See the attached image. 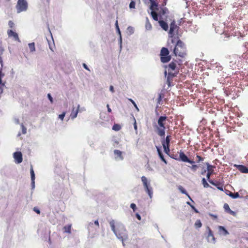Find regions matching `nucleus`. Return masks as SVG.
<instances>
[{"instance_id":"nucleus-1","label":"nucleus","mask_w":248,"mask_h":248,"mask_svg":"<svg viewBox=\"0 0 248 248\" xmlns=\"http://www.w3.org/2000/svg\"><path fill=\"white\" fill-rule=\"evenodd\" d=\"M109 225L112 232L116 237L123 242V245H124L123 241L124 240H126L128 238V234L124 225H121V230H119L117 232L115 229V221L114 220H112L109 222Z\"/></svg>"},{"instance_id":"nucleus-2","label":"nucleus","mask_w":248,"mask_h":248,"mask_svg":"<svg viewBox=\"0 0 248 248\" xmlns=\"http://www.w3.org/2000/svg\"><path fill=\"white\" fill-rule=\"evenodd\" d=\"M186 47L184 43L179 40L177 41L175 46L173 49V53L175 56L184 57L186 55Z\"/></svg>"},{"instance_id":"nucleus-3","label":"nucleus","mask_w":248,"mask_h":248,"mask_svg":"<svg viewBox=\"0 0 248 248\" xmlns=\"http://www.w3.org/2000/svg\"><path fill=\"white\" fill-rule=\"evenodd\" d=\"M141 180L142 182L145 191L147 192L150 198L152 199L153 195V190L152 187L151 186L150 182L144 176L141 177Z\"/></svg>"},{"instance_id":"nucleus-4","label":"nucleus","mask_w":248,"mask_h":248,"mask_svg":"<svg viewBox=\"0 0 248 248\" xmlns=\"http://www.w3.org/2000/svg\"><path fill=\"white\" fill-rule=\"evenodd\" d=\"M16 7L17 13L19 14L28 10V4L26 0H18Z\"/></svg>"},{"instance_id":"nucleus-5","label":"nucleus","mask_w":248,"mask_h":248,"mask_svg":"<svg viewBox=\"0 0 248 248\" xmlns=\"http://www.w3.org/2000/svg\"><path fill=\"white\" fill-rule=\"evenodd\" d=\"M169 51L168 48L166 47H162L161 52V61L163 63L169 62L171 59L170 56H169Z\"/></svg>"},{"instance_id":"nucleus-6","label":"nucleus","mask_w":248,"mask_h":248,"mask_svg":"<svg viewBox=\"0 0 248 248\" xmlns=\"http://www.w3.org/2000/svg\"><path fill=\"white\" fill-rule=\"evenodd\" d=\"M13 157L15 159L16 163L19 164L22 162V154L20 152H16L13 154Z\"/></svg>"},{"instance_id":"nucleus-7","label":"nucleus","mask_w":248,"mask_h":248,"mask_svg":"<svg viewBox=\"0 0 248 248\" xmlns=\"http://www.w3.org/2000/svg\"><path fill=\"white\" fill-rule=\"evenodd\" d=\"M206 164L207 165V170L208 171L206 177L207 180H209L210 179L211 175L214 173L213 168L214 167L210 165L208 163H206Z\"/></svg>"},{"instance_id":"nucleus-8","label":"nucleus","mask_w":248,"mask_h":248,"mask_svg":"<svg viewBox=\"0 0 248 248\" xmlns=\"http://www.w3.org/2000/svg\"><path fill=\"white\" fill-rule=\"evenodd\" d=\"M114 154L115 155V158L116 160H123L124 157L122 155V152L118 150H115L114 151Z\"/></svg>"},{"instance_id":"nucleus-9","label":"nucleus","mask_w":248,"mask_h":248,"mask_svg":"<svg viewBox=\"0 0 248 248\" xmlns=\"http://www.w3.org/2000/svg\"><path fill=\"white\" fill-rule=\"evenodd\" d=\"M156 132L157 134L160 137H164L165 136V127H158L157 125H155Z\"/></svg>"},{"instance_id":"nucleus-10","label":"nucleus","mask_w":248,"mask_h":248,"mask_svg":"<svg viewBox=\"0 0 248 248\" xmlns=\"http://www.w3.org/2000/svg\"><path fill=\"white\" fill-rule=\"evenodd\" d=\"M80 105H78L77 108L75 109V108H73L71 113L70 114V117L72 120L75 119L78 115V112L79 111Z\"/></svg>"},{"instance_id":"nucleus-11","label":"nucleus","mask_w":248,"mask_h":248,"mask_svg":"<svg viewBox=\"0 0 248 248\" xmlns=\"http://www.w3.org/2000/svg\"><path fill=\"white\" fill-rule=\"evenodd\" d=\"M167 119L166 116H160L158 121H157V124L158 127H165V122L166 121Z\"/></svg>"},{"instance_id":"nucleus-12","label":"nucleus","mask_w":248,"mask_h":248,"mask_svg":"<svg viewBox=\"0 0 248 248\" xmlns=\"http://www.w3.org/2000/svg\"><path fill=\"white\" fill-rule=\"evenodd\" d=\"M177 28V25L175 24L174 21H173L170 24V30L169 34L170 35V37H172L174 34V30Z\"/></svg>"},{"instance_id":"nucleus-13","label":"nucleus","mask_w":248,"mask_h":248,"mask_svg":"<svg viewBox=\"0 0 248 248\" xmlns=\"http://www.w3.org/2000/svg\"><path fill=\"white\" fill-rule=\"evenodd\" d=\"M234 167H235L241 172L248 173V168L246 166L242 165H234Z\"/></svg>"},{"instance_id":"nucleus-14","label":"nucleus","mask_w":248,"mask_h":248,"mask_svg":"<svg viewBox=\"0 0 248 248\" xmlns=\"http://www.w3.org/2000/svg\"><path fill=\"white\" fill-rule=\"evenodd\" d=\"M209 232L207 236V240L209 242H211L215 243V238L213 235V234L212 232V231L209 228V227L207 228Z\"/></svg>"},{"instance_id":"nucleus-15","label":"nucleus","mask_w":248,"mask_h":248,"mask_svg":"<svg viewBox=\"0 0 248 248\" xmlns=\"http://www.w3.org/2000/svg\"><path fill=\"white\" fill-rule=\"evenodd\" d=\"M7 33L9 37L12 36L15 40L20 42L18 34L16 32L13 31L12 30H9L8 31Z\"/></svg>"},{"instance_id":"nucleus-16","label":"nucleus","mask_w":248,"mask_h":248,"mask_svg":"<svg viewBox=\"0 0 248 248\" xmlns=\"http://www.w3.org/2000/svg\"><path fill=\"white\" fill-rule=\"evenodd\" d=\"M218 231L220 234L223 235H227L229 234V232L223 226H218Z\"/></svg>"},{"instance_id":"nucleus-17","label":"nucleus","mask_w":248,"mask_h":248,"mask_svg":"<svg viewBox=\"0 0 248 248\" xmlns=\"http://www.w3.org/2000/svg\"><path fill=\"white\" fill-rule=\"evenodd\" d=\"M159 25L165 31H168L169 27L168 24L163 20H159L158 22Z\"/></svg>"},{"instance_id":"nucleus-18","label":"nucleus","mask_w":248,"mask_h":248,"mask_svg":"<svg viewBox=\"0 0 248 248\" xmlns=\"http://www.w3.org/2000/svg\"><path fill=\"white\" fill-rule=\"evenodd\" d=\"M226 194L232 199H236L240 197V195L238 192L233 193L230 191H227Z\"/></svg>"},{"instance_id":"nucleus-19","label":"nucleus","mask_w":248,"mask_h":248,"mask_svg":"<svg viewBox=\"0 0 248 248\" xmlns=\"http://www.w3.org/2000/svg\"><path fill=\"white\" fill-rule=\"evenodd\" d=\"M179 156H180V158L181 160L182 161L185 162L189 161L188 157L183 152H181L180 153Z\"/></svg>"},{"instance_id":"nucleus-20","label":"nucleus","mask_w":248,"mask_h":248,"mask_svg":"<svg viewBox=\"0 0 248 248\" xmlns=\"http://www.w3.org/2000/svg\"><path fill=\"white\" fill-rule=\"evenodd\" d=\"M157 150L158 154V155H159L160 158L161 159V160L162 161H163L164 163L167 164V161L165 160V159L164 158L163 154L162 153L161 150L158 147H157Z\"/></svg>"},{"instance_id":"nucleus-21","label":"nucleus","mask_w":248,"mask_h":248,"mask_svg":"<svg viewBox=\"0 0 248 248\" xmlns=\"http://www.w3.org/2000/svg\"><path fill=\"white\" fill-rule=\"evenodd\" d=\"M71 224H69L67 226H65L63 228L64 232L71 233Z\"/></svg>"},{"instance_id":"nucleus-22","label":"nucleus","mask_w":248,"mask_h":248,"mask_svg":"<svg viewBox=\"0 0 248 248\" xmlns=\"http://www.w3.org/2000/svg\"><path fill=\"white\" fill-rule=\"evenodd\" d=\"M115 26H116L117 31L120 36V43L121 44H122V36H121V33L120 29L119 28L118 23L117 21H116Z\"/></svg>"},{"instance_id":"nucleus-23","label":"nucleus","mask_w":248,"mask_h":248,"mask_svg":"<svg viewBox=\"0 0 248 248\" xmlns=\"http://www.w3.org/2000/svg\"><path fill=\"white\" fill-rule=\"evenodd\" d=\"M178 189L183 193V194H186V195H187L188 198H189V199L190 200L192 201V199H191V198L190 197V196H189V195L188 194V193H187V192L186 191V190L183 187V186H179L178 187Z\"/></svg>"},{"instance_id":"nucleus-24","label":"nucleus","mask_w":248,"mask_h":248,"mask_svg":"<svg viewBox=\"0 0 248 248\" xmlns=\"http://www.w3.org/2000/svg\"><path fill=\"white\" fill-rule=\"evenodd\" d=\"M145 28L147 30H150L152 29V25L149 22L148 18H146V22L145 24Z\"/></svg>"},{"instance_id":"nucleus-25","label":"nucleus","mask_w":248,"mask_h":248,"mask_svg":"<svg viewBox=\"0 0 248 248\" xmlns=\"http://www.w3.org/2000/svg\"><path fill=\"white\" fill-rule=\"evenodd\" d=\"M151 14L152 15V16L153 18L155 21H158V15H157V14L156 12H155L154 11H152L151 12Z\"/></svg>"},{"instance_id":"nucleus-26","label":"nucleus","mask_w":248,"mask_h":248,"mask_svg":"<svg viewBox=\"0 0 248 248\" xmlns=\"http://www.w3.org/2000/svg\"><path fill=\"white\" fill-rule=\"evenodd\" d=\"M29 47L31 52H34L35 51V44L34 43L29 44Z\"/></svg>"},{"instance_id":"nucleus-27","label":"nucleus","mask_w":248,"mask_h":248,"mask_svg":"<svg viewBox=\"0 0 248 248\" xmlns=\"http://www.w3.org/2000/svg\"><path fill=\"white\" fill-rule=\"evenodd\" d=\"M151 2L150 9L153 11L155 8L157 6V4L153 0L150 1Z\"/></svg>"},{"instance_id":"nucleus-28","label":"nucleus","mask_w":248,"mask_h":248,"mask_svg":"<svg viewBox=\"0 0 248 248\" xmlns=\"http://www.w3.org/2000/svg\"><path fill=\"white\" fill-rule=\"evenodd\" d=\"M162 145L164 148V152L166 154H168L169 152H170L169 146H167L165 144V142L162 143Z\"/></svg>"},{"instance_id":"nucleus-29","label":"nucleus","mask_w":248,"mask_h":248,"mask_svg":"<svg viewBox=\"0 0 248 248\" xmlns=\"http://www.w3.org/2000/svg\"><path fill=\"white\" fill-rule=\"evenodd\" d=\"M170 136H167L166 138V139L165 140H163L162 142V143H165V144L167 145V146H169V144H170Z\"/></svg>"},{"instance_id":"nucleus-30","label":"nucleus","mask_w":248,"mask_h":248,"mask_svg":"<svg viewBox=\"0 0 248 248\" xmlns=\"http://www.w3.org/2000/svg\"><path fill=\"white\" fill-rule=\"evenodd\" d=\"M168 67L172 70H174L176 68V64L174 62H171L169 65Z\"/></svg>"},{"instance_id":"nucleus-31","label":"nucleus","mask_w":248,"mask_h":248,"mask_svg":"<svg viewBox=\"0 0 248 248\" xmlns=\"http://www.w3.org/2000/svg\"><path fill=\"white\" fill-rule=\"evenodd\" d=\"M202 185L205 188H207L210 186L208 183L206 182L205 179L204 178H203L202 179Z\"/></svg>"},{"instance_id":"nucleus-32","label":"nucleus","mask_w":248,"mask_h":248,"mask_svg":"<svg viewBox=\"0 0 248 248\" xmlns=\"http://www.w3.org/2000/svg\"><path fill=\"white\" fill-rule=\"evenodd\" d=\"M121 129V126L118 124H115L112 127V129L114 131H118Z\"/></svg>"},{"instance_id":"nucleus-33","label":"nucleus","mask_w":248,"mask_h":248,"mask_svg":"<svg viewBox=\"0 0 248 248\" xmlns=\"http://www.w3.org/2000/svg\"><path fill=\"white\" fill-rule=\"evenodd\" d=\"M30 172L31 176V180H35V174L32 167H31Z\"/></svg>"},{"instance_id":"nucleus-34","label":"nucleus","mask_w":248,"mask_h":248,"mask_svg":"<svg viewBox=\"0 0 248 248\" xmlns=\"http://www.w3.org/2000/svg\"><path fill=\"white\" fill-rule=\"evenodd\" d=\"M202 223L200 220H197L195 223V226L196 228H200L202 227Z\"/></svg>"},{"instance_id":"nucleus-35","label":"nucleus","mask_w":248,"mask_h":248,"mask_svg":"<svg viewBox=\"0 0 248 248\" xmlns=\"http://www.w3.org/2000/svg\"><path fill=\"white\" fill-rule=\"evenodd\" d=\"M127 31L130 34H132L134 33V29L132 27L129 26L127 28Z\"/></svg>"},{"instance_id":"nucleus-36","label":"nucleus","mask_w":248,"mask_h":248,"mask_svg":"<svg viewBox=\"0 0 248 248\" xmlns=\"http://www.w3.org/2000/svg\"><path fill=\"white\" fill-rule=\"evenodd\" d=\"M22 134H25L27 133V128L24 126L23 124H21Z\"/></svg>"},{"instance_id":"nucleus-37","label":"nucleus","mask_w":248,"mask_h":248,"mask_svg":"<svg viewBox=\"0 0 248 248\" xmlns=\"http://www.w3.org/2000/svg\"><path fill=\"white\" fill-rule=\"evenodd\" d=\"M135 2L134 1H131L129 4V8L130 9L135 8Z\"/></svg>"},{"instance_id":"nucleus-38","label":"nucleus","mask_w":248,"mask_h":248,"mask_svg":"<svg viewBox=\"0 0 248 248\" xmlns=\"http://www.w3.org/2000/svg\"><path fill=\"white\" fill-rule=\"evenodd\" d=\"M223 207H224V209L225 211L226 212H227L229 210V209H230V207H229V205L227 203H225L224 204Z\"/></svg>"},{"instance_id":"nucleus-39","label":"nucleus","mask_w":248,"mask_h":248,"mask_svg":"<svg viewBox=\"0 0 248 248\" xmlns=\"http://www.w3.org/2000/svg\"><path fill=\"white\" fill-rule=\"evenodd\" d=\"M187 203L190 206L192 209L194 210L196 213H198V211L196 209V208L193 205H191L189 202H187Z\"/></svg>"},{"instance_id":"nucleus-40","label":"nucleus","mask_w":248,"mask_h":248,"mask_svg":"<svg viewBox=\"0 0 248 248\" xmlns=\"http://www.w3.org/2000/svg\"><path fill=\"white\" fill-rule=\"evenodd\" d=\"M65 115V112H63L61 114H60L59 115V118L61 119L62 120H63L64 116Z\"/></svg>"},{"instance_id":"nucleus-41","label":"nucleus","mask_w":248,"mask_h":248,"mask_svg":"<svg viewBox=\"0 0 248 248\" xmlns=\"http://www.w3.org/2000/svg\"><path fill=\"white\" fill-rule=\"evenodd\" d=\"M161 100H162V95H161V94L159 93L158 94V97L157 99V103L158 104H160V102H161Z\"/></svg>"},{"instance_id":"nucleus-42","label":"nucleus","mask_w":248,"mask_h":248,"mask_svg":"<svg viewBox=\"0 0 248 248\" xmlns=\"http://www.w3.org/2000/svg\"><path fill=\"white\" fill-rule=\"evenodd\" d=\"M130 100L131 101V102L132 103V104H133V105L134 106V107H135V108H136V109L138 110V111H139V108H138L136 104L135 103V102L132 100V99H130Z\"/></svg>"},{"instance_id":"nucleus-43","label":"nucleus","mask_w":248,"mask_h":248,"mask_svg":"<svg viewBox=\"0 0 248 248\" xmlns=\"http://www.w3.org/2000/svg\"><path fill=\"white\" fill-rule=\"evenodd\" d=\"M130 207L134 211H135L136 209V205L135 203H131L130 204Z\"/></svg>"},{"instance_id":"nucleus-44","label":"nucleus","mask_w":248,"mask_h":248,"mask_svg":"<svg viewBox=\"0 0 248 248\" xmlns=\"http://www.w3.org/2000/svg\"><path fill=\"white\" fill-rule=\"evenodd\" d=\"M31 189L33 190L35 188V180H31Z\"/></svg>"},{"instance_id":"nucleus-45","label":"nucleus","mask_w":248,"mask_h":248,"mask_svg":"<svg viewBox=\"0 0 248 248\" xmlns=\"http://www.w3.org/2000/svg\"><path fill=\"white\" fill-rule=\"evenodd\" d=\"M227 213H229L230 214H231L233 216H235L236 215V213L234 211L231 210V209H229V210L227 212Z\"/></svg>"},{"instance_id":"nucleus-46","label":"nucleus","mask_w":248,"mask_h":248,"mask_svg":"<svg viewBox=\"0 0 248 248\" xmlns=\"http://www.w3.org/2000/svg\"><path fill=\"white\" fill-rule=\"evenodd\" d=\"M47 97L51 103H53V98L50 93L47 94Z\"/></svg>"},{"instance_id":"nucleus-47","label":"nucleus","mask_w":248,"mask_h":248,"mask_svg":"<svg viewBox=\"0 0 248 248\" xmlns=\"http://www.w3.org/2000/svg\"><path fill=\"white\" fill-rule=\"evenodd\" d=\"M4 74H2L1 71L0 70V84H2V80H1V78H2L4 76Z\"/></svg>"},{"instance_id":"nucleus-48","label":"nucleus","mask_w":248,"mask_h":248,"mask_svg":"<svg viewBox=\"0 0 248 248\" xmlns=\"http://www.w3.org/2000/svg\"><path fill=\"white\" fill-rule=\"evenodd\" d=\"M8 25L10 28H13V26H14V23L13 21H9L8 22Z\"/></svg>"},{"instance_id":"nucleus-49","label":"nucleus","mask_w":248,"mask_h":248,"mask_svg":"<svg viewBox=\"0 0 248 248\" xmlns=\"http://www.w3.org/2000/svg\"><path fill=\"white\" fill-rule=\"evenodd\" d=\"M198 168V166L196 165H192L191 168L194 170H196Z\"/></svg>"},{"instance_id":"nucleus-50","label":"nucleus","mask_w":248,"mask_h":248,"mask_svg":"<svg viewBox=\"0 0 248 248\" xmlns=\"http://www.w3.org/2000/svg\"><path fill=\"white\" fill-rule=\"evenodd\" d=\"M109 90L112 93H114V88H113V86H112V85L110 86V87H109Z\"/></svg>"},{"instance_id":"nucleus-51","label":"nucleus","mask_w":248,"mask_h":248,"mask_svg":"<svg viewBox=\"0 0 248 248\" xmlns=\"http://www.w3.org/2000/svg\"><path fill=\"white\" fill-rule=\"evenodd\" d=\"M196 157L198 158L199 162L203 160V158L199 155H197Z\"/></svg>"},{"instance_id":"nucleus-52","label":"nucleus","mask_w":248,"mask_h":248,"mask_svg":"<svg viewBox=\"0 0 248 248\" xmlns=\"http://www.w3.org/2000/svg\"><path fill=\"white\" fill-rule=\"evenodd\" d=\"M136 216L137 217V218L139 220H141V217L140 216V215L138 213H137L136 214Z\"/></svg>"},{"instance_id":"nucleus-53","label":"nucleus","mask_w":248,"mask_h":248,"mask_svg":"<svg viewBox=\"0 0 248 248\" xmlns=\"http://www.w3.org/2000/svg\"><path fill=\"white\" fill-rule=\"evenodd\" d=\"M83 66L86 70H87L88 71H90V69H89V68L88 67L87 65L85 63L83 64Z\"/></svg>"},{"instance_id":"nucleus-54","label":"nucleus","mask_w":248,"mask_h":248,"mask_svg":"<svg viewBox=\"0 0 248 248\" xmlns=\"http://www.w3.org/2000/svg\"><path fill=\"white\" fill-rule=\"evenodd\" d=\"M33 210L37 214L40 213V210L36 208H34Z\"/></svg>"},{"instance_id":"nucleus-55","label":"nucleus","mask_w":248,"mask_h":248,"mask_svg":"<svg viewBox=\"0 0 248 248\" xmlns=\"http://www.w3.org/2000/svg\"><path fill=\"white\" fill-rule=\"evenodd\" d=\"M134 121H135L134 125V129L135 130H137V124H136V120H135V118H134Z\"/></svg>"},{"instance_id":"nucleus-56","label":"nucleus","mask_w":248,"mask_h":248,"mask_svg":"<svg viewBox=\"0 0 248 248\" xmlns=\"http://www.w3.org/2000/svg\"><path fill=\"white\" fill-rule=\"evenodd\" d=\"M14 121H15V122L16 124H19V121L18 119L15 118V119H14Z\"/></svg>"},{"instance_id":"nucleus-57","label":"nucleus","mask_w":248,"mask_h":248,"mask_svg":"<svg viewBox=\"0 0 248 248\" xmlns=\"http://www.w3.org/2000/svg\"><path fill=\"white\" fill-rule=\"evenodd\" d=\"M94 224L96 225L98 227H99V222L97 220H95L94 222Z\"/></svg>"},{"instance_id":"nucleus-58","label":"nucleus","mask_w":248,"mask_h":248,"mask_svg":"<svg viewBox=\"0 0 248 248\" xmlns=\"http://www.w3.org/2000/svg\"><path fill=\"white\" fill-rule=\"evenodd\" d=\"M188 161H187L186 162H188V163H190V164H194V163H195V162H194V161H192V160H189V159H188Z\"/></svg>"},{"instance_id":"nucleus-59","label":"nucleus","mask_w":248,"mask_h":248,"mask_svg":"<svg viewBox=\"0 0 248 248\" xmlns=\"http://www.w3.org/2000/svg\"><path fill=\"white\" fill-rule=\"evenodd\" d=\"M107 108H108V111L109 112H110L111 111V109L109 108L108 105H107Z\"/></svg>"},{"instance_id":"nucleus-60","label":"nucleus","mask_w":248,"mask_h":248,"mask_svg":"<svg viewBox=\"0 0 248 248\" xmlns=\"http://www.w3.org/2000/svg\"><path fill=\"white\" fill-rule=\"evenodd\" d=\"M208 180L210 184H212V185H215L214 183L212 181L210 180V179H209V180Z\"/></svg>"},{"instance_id":"nucleus-61","label":"nucleus","mask_w":248,"mask_h":248,"mask_svg":"<svg viewBox=\"0 0 248 248\" xmlns=\"http://www.w3.org/2000/svg\"><path fill=\"white\" fill-rule=\"evenodd\" d=\"M49 48H50V49L52 51H53V48H52V46H51L50 44H49Z\"/></svg>"},{"instance_id":"nucleus-62","label":"nucleus","mask_w":248,"mask_h":248,"mask_svg":"<svg viewBox=\"0 0 248 248\" xmlns=\"http://www.w3.org/2000/svg\"><path fill=\"white\" fill-rule=\"evenodd\" d=\"M211 216L213 217H214L215 218H217V216L216 215H211Z\"/></svg>"},{"instance_id":"nucleus-63","label":"nucleus","mask_w":248,"mask_h":248,"mask_svg":"<svg viewBox=\"0 0 248 248\" xmlns=\"http://www.w3.org/2000/svg\"><path fill=\"white\" fill-rule=\"evenodd\" d=\"M148 168L149 170H150V171L153 170V169L151 167H148Z\"/></svg>"},{"instance_id":"nucleus-64","label":"nucleus","mask_w":248,"mask_h":248,"mask_svg":"<svg viewBox=\"0 0 248 248\" xmlns=\"http://www.w3.org/2000/svg\"><path fill=\"white\" fill-rule=\"evenodd\" d=\"M206 171V170H204L203 171H202V174H204V173H205Z\"/></svg>"}]
</instances>
